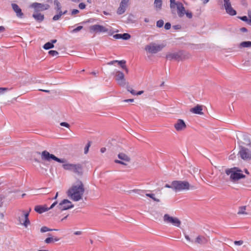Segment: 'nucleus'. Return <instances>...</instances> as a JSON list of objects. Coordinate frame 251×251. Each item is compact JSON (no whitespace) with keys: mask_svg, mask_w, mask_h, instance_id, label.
Returning a JSON list of instances; mask_svg holds the SVG:
<instances>
[{"mask_svg":"<svg viewBox=\"0 0 251 251\" xmlns=\"http://www.w3.org/2000/svg\"><path fill=\"white\" fill-rule=\"evenodd\" d=\"M244 140L246 142V144L247 145H249L251 144V141H250V138H249L248 136L247 135H244Z\"/></svg>","mask_w":251,"mask_h":251,"instance_id":"a19ab883","label":"nucleus"},{"mask_svg":"<svg viewBox=\"0 0 251 251\" xmlns=\"http://www.w3.org/2000/svg\"><path fill=\"white\" fill-rule=\"evenodd\" d=\"M57 204V201L54 202L50 207H48V210L53 208Z\"/></svg>","mask_w":251,"mask_h":251,"instance_id":"4d7b16f0","label":"nucleus"},{"mask_svg":"<svg viewBox=\"0 0 251 251\" xmlns=\"http://www.w3.org/2000/svg\"><path fill=\"white\" fill-rule=\"evenodd\" d=\"M164 47L163 45H156L151 44L146 46L145 50L151 53H156L161 51Z\"/></svg>","mask_w":251,"mask_h":251,"instance_id":"9d476101","label":"nucleus"},{"mask_svg":"<svg viewBox=\"0 0 251 251\" xmlns=\"http://www.w3.org/2000/svg\"><path fill=\"white\" fill-rule=\"evenodd\" d=\"M8 90V88H3V87H0V94H3L4 92L7 91Z\"/></svg>","mask_w":251,"mask_h":251,"instance_id":"3c124183","label":"nucleus"},{"mask_svg":"<svg viewBox=\"0 0 251 251\" xmlns=\"http://www.w3.org/2000/svg\"><path fill=\"white\" fill-rule=\"evenodd\" d=\"M48 235L49 236H50L51 235V234L50 233H49L48 234ZM59 238H58L57 237H55L53 238V237H49L45 239V242L46 244H50L51 243L53 242L54 241H59Z\"/></svg>","mask_w":251,"mask_h":251,"instance_id":"393cba45","label":"nucleus"},{"mask_svg":"<svg viewBox=\"0 0 251 251\" xmlns=\"http://www.w3.org/2000/svg\"><path fill=\"white\" fill-rule=\"evenodd\" d=\"M78 7L80 9H84L86 7V4L82 2L79 3Z\"/></svg>","mask_w":251,"mask_h":251,"instance_id":"09e8293b","label":"nucleus"},{"mask_svg":"<svg viewBox=\"0 0 251 251\" xmlns=\"http://www.w3.org/2000/svg\"><path fill=\"white\" fill-rule=\"evenodd\" d=\"M173 186L174 191L175 192L196 189L195 186L191 185L189 183L186 181L175 180L174 181Z\"/></svg>","mask_w":251,"mask_h":251,"instance_id":"7ed1b4c3","label":"nucleus"},{"mask_svg":"<svg viewBox=\"0 0 251 251\" xmlns=\"http://www.w3.org/2000/svg\"><path fill=\"white\" fill-rule=\"evenodd\" d=\"M38 154H40V152H38ZM41 158L43 160H46L50 161L51 159H52L56 162L64 163L67 162V160L65 158H59L55 156L53 154L50 153L47 151H44L41 153Z\"/></svg>","mask_w":251,"mask_h":251,"instance_id":"39448f33","label":"nucleus"},{"mask_svg":"<svg viewBox=\"0 0 251 251\" xmlns=\"http://www.w3.org/2000/svg\"><path fill=\"white\" fill-rule=\"evenodd\" d=\"M127 90L131 94L136 95L135 91L130 88L129 86H127Z\"/></svg>","mask_w":251,"mask_h":251,"instance_id":"79ce46f5","label":"nucleus"},{"mask_svg":"<svg viewBox=\"0 0 251 251\" xmlns=\"http://www.w3.org/2000/svg\"><path fill=\"white\" fill-rule=\"evenodd\" d=\"M246 209V207L245 206L240 207L239 208V210L237 212V214L239 215L247 214V213L245 212Z\"/></svg>","mask_w":251,"mask_h":251,"instance_id":"2f4dec72","label":"nucleus"},{"mask_svg":"<svg viewBox=\"0 0 251 251\" xmlns=\"http://www.w3.org/2000/svg\"><path fill=\"white\" fill-rule=\"evenodd\" d=\"M122 39H124V40H128V39H130V38L131 37L130 35L129 34L126 33L122 34Z\"/></svg>","mask_w":251,"mask_h":251,"instance_id":"e433bc0d","label":"nucleus"},{"mask_svg":"<svg viewBox=\"0 0 251 251\" xmlns=\"http://www.w3.org/2000/svg\"><path fill=\"white\" fill-rule=\"evenodd\" d=\"M34 210L39 213L41 214L44 212L48 211V209L46 205H37L35 207Z\"/></svg>","mask_w":251,"mask_h":251,"instance_id":"412c9836","label":"nucleus"},{"mask_svg":"<svg viewBox=\"0 0 251 251\" xmlns=\"http://www.w3.org/2000/svg\"><path fill=\"white\" fill-rule=\"evenodd\" d=\"M190 112L199 115H203V113L202 112V106L200 105H197L193 108H192L190 109Z\"/></svg>","mask_w":251,"mask_h":251,"instance_id":"aec40b11","label":"nucleus"},{"mask_svg":"<svg viewBox=\"0 0 251 251\" xmlns=\"http://www.w3.org/2000/svg\"><path fill=\"white\" fill-rule=\"evenodd\" d=\"M162 0H154V5L157 10H160L162 8Z\"/></svg>","mask_w":251,"mask_h":251,"instance_id":"cd10ccee","label":"nucleus"},{"mask_svg":"<svg viewBox=\"0 0 251 251\" xmlns=\"http://www.w3.org/2000/svg\"><path fill=\"white\" fill-rule=\"evenodd\" d=\"M241 3L243 6L245 7H247L248 5V3L246 1V0H241Z\"/></svg>","mask_w":251,"mask_h":251,"instance_id":"bf43d9fd","label":"nucleus"},{"mask_svg":"<svg viewBox=\"0 0 251 251\" xmlns=\"http://www.w3.org/2000/svg\"><path fill=\"white\" fill-rule=\"evenodd\" d=\"M115 162L116 163L124 165H126V164L124 162H123L122 161L119 160H115Z\"/></svg>","mask_w":251,"mask_h":251,"instance_id":"13d9d810","label":"nucleus"},{"mask_svg":"<svg viewBox=\"0 0 251 251\" xmlns=\"http://www.w3.org/2000/svg\"><path fill=\"white\" fill-rule=\"evenodd\" d=\"M240 31L242 32H247L248 29L246 27H242L240 28Z\"/></svg>","mask_w":251,"mask_h":251,"instance_id":"680f3d73","label":"nucleus"},{"mask_svg":"<svg viewBox=\"0 0 251 251\" xmlns=\"http://www.w3.org/2000/svg\"><path fill=\"white\" fill-rule=\"evenodd\" d=\"M117 60L111 61L109 62H108L107 65H113L114 63H117Z\"/></svg>","mask_w":251,"mask_h":251,"instance_id":"052dcab7","label":"nucleus"},{"mask_svg":"<svg viewBox=\"0 0 251 251\" xmlns=\"http://www.w3.org/2000/svg\"><path fill=\"white\" fill-rule=\"evenodd\" d=\"M184 235L185 239L188 241L197 245L203 246L206 245L208 242V239L207 237L201 235H199L197 236L195 240H192L190 238L189 236L185 233H184Z\"/></svg>","mask_w":251,"mask_h":251,"instance_id":"423d86ee","label":"nucleus"},{"mask_svg":"<svg viewBox=\"0 0 251 251\" xmlns=\"http://www.w3.org/2000/svg\"><path fill=\"white\" fill-rule=\"evenodd\" d=\"M178 52H175L173 53H169L166 55V58L168 60H171L175 59L178 61Z\"/></svg>","mask_w":251,"mask_h":251,"instance_id":"5701e85b","label":"nucleus"},{"mask_svg":"<svg viewBox=\"0 0 251 251\" xmlns=\"http://www.w3.org/2000/svg\"><path fill=\"white\" fill-rule=\"evenodd\" d=\"M193 172H194V173H199V172H200V170H199L198 168H194L193 169Z\"/></svg>","mask_w":251,"mask_h":251,"instance_id":"e2e57ef3","label":"nucleus"},{"mask_svg":"<svg viewBox=\"0 0 251 251\" xmlns=\"http://www.w3.org/2000/svg\"><path fill=\"white\" fill-rule=\"evenodd\" d=\"M74 234L76 235H80L81 234V231H77L74 232Z\"/></svg>","mask_w":251,"mask_h":251,"instance_id":"338daca9","label":"nucleus"},{"mask_svg":"<svg viewBox=\"0 0 251 251\" xmlns=\"http://www.w3.org/2000/svg\"><path fill=\"white\" fill-rule=\"evenodd\" d=\"M5 30V28L3 26H0V33L3 32Z\"/></svg>","mask_w":251,"mask_h":251,"instance_id":"69168bd1","label":"nucleus"},{"mask_svg":"<svg viewBox=\"0 0 251 251\" xmlns=\"http://www.w3.org/2000/svg\"><path fill=\"white\" fill-rule=\"evenodd\" d=\"M185 14H186V16L189 19H191L192 18V16H193L192 13L190 11H186V13Z\"/></svg>","mask_w":251,"mask_h":251,"instance_id":"37998d69","label":"nucleus"},{"mask_svg":"<svg viewBox=\"0 0 251 251\" xmlns=\"http://www.w3.org/2000/svg\"><path fill=\"white\" fill-rule=\"evenodd\" d=\"M163 220L167 224H170L176 227H180L181 221L176 217L170 216L168 214H165L163 217Z\"/></svg>","mask_w":251,"mask_h":251,"instance_id":"6e6552de","label":"nucleus"},{"mask_svg":"<svg viewBox=\"0 0 251 251\" xmlns=\"http://www.w3.org/2000/svg\"><path fill=\"white\" fill-rule=\"evenodd\" d=\"M146 196L147 197L151 198L154 201H157V202H159L160 201V200L159 199L155 198V197H154L155 195L154 194H148V193H147V194H146Z\"/></svg>","mask_w":251,"mask_h":251,"instance_id":"72a5a7b5","label":"nucleus"},{"mask_svg":"<svg viewBox=\"0 0 251 251\" xmlns=\"http://www.w3.org/2000/svg\"><path fill=\"white\" fill-rule=\"evenodd\" d=\"M224 7L227 13L231 16L236 14V11L231 7L230 0H224Z\"/></svg>","mask_w":251,"mask_h":251,"instance_id":"2eb2a0df","label":"nucleus"},{"mask_svg":"<svg viewBox=\"0 0 251 251\" xmlns=\"http://www.w3.org/2000/svg\"><path fill=\"white\" fill-rule=\"evenodd\" d=\"M74 205L72 203V202L68 200L64 199L62 201L57 207L61 211L68 210L73 208Z\"/></svg>","mask_w":251,"mask_h":251,"instance_id":"9b49d317","label":"nucleus"},{"mask_svg":"<svg viewBox=\"0 0 251 251\" xmlns=\"http://www.w3.org/2000/svg\"><path fill=\"white\" fill-rule=\"evenodd\" d=\"M174 127L177 131H180L184 130L187 126L184 120L178 119L174 125Z\"/></svg>","mask_w":251,"mask_h":251,"instance_id":"f3484780","label":"nucleus"},{"mask_svg":"<svg viewBox=\"0 0 251 251\" xmlns=\"http://www.w3.org/2000/svg\"><path fill=\"white\" fill-rule=\"evenodd\" d=\"M60 17L61 16L58 14H57L53 17L52 20L53 21H57L60 18Z\"/></svg>","mask_w":251,"mask_h":251,"instance_id":"8fccbe9b","label":"nucleus"},{"mask_svg":"<svg viewBox=\"0 0 251 251\" xmlns=\"http://www.w3.org/2000/svg\"><path fill=\"white\" fill-rule=\"evenodd\" d=\"M113 75H114L115 80L120 86L124 87L126 85V80L125 78V75L122 72L116 71L113 73Z\"/></svg>","mask_w":251,"mask_h":251,"instance_id":"1a4fd4ad","label":"nucleus"},{"mask_svg":"<svg viewBox=\"0 0 251 251\" xmlns=\"http://www.w3.org/2000/svg\"><path fill=\"white\" fill-rule=\"evenodd\" d=\"M118 157L119 159L126 162H129L130 161V157L124 153H119Z\"/></svg>","mask_w":251,"mask_h":251,"instance_id":"a878e982","label":"nucleus"},{"mask_svg":"<svg viewBox=\"0 0 251 251\" xmlns=\"http://www.w3.org/2000/svg\"><path fill=\"white\" fill-rule=\"evenodd\" d=\"M54 4L55 5V10L56 11H59L61 9V5L60 2L57 0H54Z\"/></svg>","mask_w":251,"mask_h":251,"instance_id":"7c9ffc66","label":"nucleus"},{"mask_svg":"<svg viewBox=\"0 0 251 251\" xmlns=\"http://www.w3.org/2000/svg\"><path fill=\"white\" fill-rule=\"evenodd\" d=\"M30 7L33 8L35 12H38L48 9L50 5L48 4L34 2L31 4Z\"/></svg>","mask_w":251,"mask_h":251,"instance_id":"4468645a","label":"nucleus"},{"mask_svg":"<svg viewBox=\"0 0 251 251\" xmlns=\"http://www.w3.org/2000/svg\"><path fill=\"white\" fill-rule=\"evenodd\" d=\"M234 243L236 245H241L243 244V241L242 240L235 241Z\"/></svg>","mask_w":251,"mask_h":251,"instance_id":"5fc2aeb1","label":"nucleus"},{"mask_svg":"<svg viewBox=\"0 0 251 251\" xmlns=\"http://www.w3.org/2000/svg\"><path fill=\"white\" fill-rule=\"evenodd\" d=\"M251 46V41H244L240 44V48H249Z\"/></svg>","mask_w":251,"mask_h":251,"instance_id":"c85d7f7f","label":"nucleus"},{"mask_svg":"<svg viewBox=\"0 0 251 251\" xmlns=\"http://www.w3.org/2000/svg\"><path fill=\"white\" fill-rule=\"evenodd\" d=\"M82 28H83V26H77V27H76L74 29L71 31V32H72V33H76V32H78L79 31H80V30H81Z\"/></svg>","mask_w":251,"mask_h":251,"instance_id":"58836bf2","label":"nucleus"},{"mask_svg":"<svg viewBox=\"0 0 251 251\" xmlns=\"http://www.w3.org/2000/svg\"><path fill=\"white\" fill-rule=\"evenodd\" d=\"M113 37L116 39H122V34H116L113 35Z\"/></svg>","mask_w":251,"mask_h":251,"instance_id":"de8ad7c7","label":"nucleus"},{"mask_svg":"<svg viewBox=\"0 0 251 251\" xmlns=\"http://www.w3.org/2000/svg\"><path fill=\"white\" fill-rule=\"evenodd\" d=\"M23 213V215L20 217L19 216L17 219L19 223L23 225L25 227H26L29 225L30 224V222L29 220L28 216L29 212L31 211V208H29V211L25 212L24 210H20Z\"/></svg>","mask_w":251,"mask_h":251,"instance_id":"0eeeda50","label":"nucleus"},{"mask_svg":"<svg viewBox=\"0 0 251 251\" xmlns=\"http://www.w3.org/2000/svg\"><path fill=\"white\" fill-rule=\"evenodd\" d=\"M178 52V55H179L178 61L179 60H183L188 59L190 57L189 54L185 51L180 50Z\"/></svg>","mask_w":251,"mask_h":251,"instance_id":"4be33fe9","label":"nucleus"},{"mask_svg":"<svg viewBox=\"0 0 251 251\" xmlns=\"http://www.w3.org/2000/svg\"><path fill=\"white\" fill-rule=\"evenodd\" d=\"M90 32H94L95 33H105L108 32V30L105 27L100 25H94L90 26Z\"/></svg>","mask_w":251,"mask_h":251,"instance_id":"ddd939ff","label":"nucleus"},{"mask_svg":"<svg viewBox=\"0 0 251 251\" xmlns=\"http://www.w3.org/2000/svg\"><path fill=\"white\" fill-rule=\"evenodd\" d=\"M129 0H121L119 6L116 11L118 15H122L126 12L129 5Z\"/></svg>","mask_w":251,"mask_h":251,"instance_id":"f8f14e48","label":"nucleus"},{"mask_svg":"<svg viewBox=\"0 0 251 251\" xmlns=\"http://www.w3.org/2000/svg\"><path fill=\"white\" fill-rule=\"evenodd\" d=\"M60 126H65L68 128L69 127V126H70L69 124L66 122H62L60 123Z\"/></svg>","mask_w":251,"mask_h":251,"instance_id":"864d4df0","label":"nucleus"},{"mask_svg":"<svg viewBox=\"0 0 251 251\" xmlns=\"http://www.w3.org/2000/svg\"><path fill=\"white\" fill-rule=\"evenodd\" d=\"M134 101V99H126V100H124V101L125 102H133Z\"/></svg>","mask_w":251,"mask_h":251,"instance_id":"0e129e2a","label":"nucleus"},{"mask_svg":"<svg viewBox=\"0 0 251 251\" xmlns=\"http://www.w3.org/2000/svg\"><path fill=\"white\" fill-rule=\"evenodd\" d=\"M91 142L89 141L84 148V153L87 154L89 151V148L91 146Z\"/></svg>","mask_w":251,"mask_h":251,"instance_id":"4c0bfd02","label":"nucleus"},{"mask_svg":"<svg viewBox=\"0 0 251 251\" xmlns=\"http://www.w3.org/2000/svg\"><path fill=\"white\" fill-rule=\"evenodd\" d=\"M225 173L227 176H229L230 181L233 182H236L246 177L245 175L243 174L242 170L236 167L226 169Z\"/></svg>","mask_w":251,"mask_h":251,"instance_id":"f03ea898","label":"nucleus"},{"mask_svg":"<svg viewBox=\"0 0 251 251\" xmlns=\"http://www.w3.org/2000/svg\"><path fill=\"white\" fill-rule=\"evenodd\" d=\"M240 19L242 21L247 22V24H248L249 19H248V18H247V16H244L240 17Z\"/></svg>","mask_w":251,"mask_h":251,"instance_id":"c03bdc74","label":"nucleus"},{"mask_svg":"<svg viewBox=\"0 0 251 251\" xmlns=\"http://www.w3.org/2000/svg\"><path fill=\"white\" fill-rule=\"evenodd\" d=\"M117 63L119 65H120L121 67V68L122 69H123L124 68H125V66H126V61L124 60H120V61L117 60Z\"/></svg>","mask_w":251,"mask_h":251,"instance_id":"f704fd0d","label":"nucleus"},{"mask_svg":"<svg viewBox=\"0 0 251 251\" xmlns=\"http://www.w3.org/2000/svg\"><path fill=\"white\" fill-rule=\"evenodd\" d=\"M239 153L240 157L243 159H251V152L248 149L241 147Z\"/></svg>","mask_w":251,"mask_h":251,"instance_id":"dca6fc26","label":"nucleus"},{"mask_svg":"<svg viewBox=\"0 0 251 251\" xmlns=\"http://www.w3.org/2000/svg\"><path fill=\"white\" fill-rule=\"evenodd\" d=\"M63 168L68 171L73 172L77 175L81 176L83 174L82 166L80 164H71L64 163L62 165Z\"/></svg>","mask_w":251,"mask_h":251,"instance_id":"20e7f679","label":"nucleus"},{"mask_svg":"<svg viewBox=\"0 0 251 251\" xmlns=\"http://www.w3.org/2000/svg\"><path fill=\"white\" fill-rule=\"evenodd\" d=\"M79 12V10L77 9H73L71 12L72 15H75V14H78Z\"/></svg>","mask_w":251,"mask_h":251,"instance_id":"6e6d98bb","label":"nucleus"},{"mask_svg":"<svg viewBox=\"0 0 251 251\" xmlns=\"http://www.w3.org/2000/svg\"><path fill=\"white\" fill-rule=\"evenodd\" d=\"M49 54L52 56H54L58 55V52L56 50H51L49 51Z\"/></svg>","mask_w":251,"mask_h":251,"instance_id":"ea45409f","label":"nucleus"},{"mask_svg":"<svg viewBox=\"0 0 251 251\" xmlns=\"http://www.w3.org/2000/svg\"><path fill=\"white\" fill-rule=\"evenodd\" d=\"M77 184L73 185L67 191V194L73 201H77L80 200L85 191L83 183L78 181Z\"/></svg>","mask_w":251,"mask_h":251,"instance_id":"f257e3e1","label":"nucleus"},{"mask_svg":"<svg viewBox=\"0 0 251 251\" xmlns=\"http://www.w3.org/2000/svg\"><path fill=\"white\" fill-rule=\"evenodd\" d=\"M249 18H250V19H249L248 24H249V25H251V15H250V14H249Z\"/></svg>","mask_w":251,"mask_h":251,"instance_id":"774afa93","label":"nucleus"},{"mask_svg":"<svg viewBox=\"0 0 251 251\" xmlns=\"http://www.w3.org/2000/svg\"><path fill=\"white\" fill-rule=\"evenodd\" d=\"M53 230H58V229H51V228H50L47 226H43L40 229V231L41 232H47V231H53Z\"/></svg>","mask_w":251,"mask_h":251,"instance_id":"473e14b6","label":"nucleus"},{"mask_svg":"<svg viewBox=\"0 0 251 251\" xmlns=\"http://www.w3.org/2000/svg\"><path fill=\"white\" fill-rule=\"evenodd\" d=\"M178 2H176L175 0H170V8L173 14H176V8L177 6Z\"/></svg>","mask_w":251,"mask_h":251,"instance_id":"b1692460","label":"nucleus"},{"mask_svg":"<svg viewBox=\"0 0 251 251\" xmlns=\"http://www.w3.org/2000/svg\"><path fill=\"white\" fill-rule=\"evenodd\" d=\"M11 6L14 12L16 13L17 16L22 18L23 17L24 14L19 6L16 3H12Z\"/></svg>","mask_w":251,"mask_h":251,"instance_id":"6ab92c4d","label":"nucleus"},{"mask_svg":"<svg viewBox=\"0 0 251 251\" xmlns=\"http://www.w3.org/2000/svg\"><path fill=\"white\" fill-rule=\"evenodd\" d=\"M174 181L172 182L171 184H166L165 185V188H172L174 190Z\"/></svg>","mask_w":251,"mask_h":251,"instance_id":"a18cd8bd","label":"nucleus"},{"mask_svg":"<svg viewBox=\"0 0 251 251\" xmlns=\"http://www.w3.org/2000/svg\"><path fill=\"white\" fill-rule=\"evenodd\" d=\"M164 21L162 20H159L156 22V26L157 27L160 28L163 26Z\"/></svg>","mask_w":251,"mask_h":251,"instance_id":"c9c22d12","label":"nucleus"},{"mask_svg":"<svg viewBox=\"0 0 251 251\" xmlns=\"http://www.w3.org/2000/svg\"><path fill=\"white\" fill-rule=\"evenodd\" d=\"M33 17L37 21L41 22L43 21L44 19V15L38 13V14H34L32 15Z\"/></svg>","mask_w":251,"mask_h":251,"instance_id":"bb28decb","label":"nucleus"},{"mask_svg":"<svg viewBox=\"0 0 251 251\" xmlns=\"http://www.w3.org/2000/svg\"><path fill=\"white\" fill-rule=\"evenodd\" d=\"M54 47V45L50 42L46 43L43 46V48L45 50H49Z\"/></svg>","mask_w":251,"mask_h":251,"instance_id":"c756f323","label":"nucleus"},{"mask_svg":"<svg viewBox=\"0 0 251 251\" xmlns=\"http://www.w3.org/2000/svg\"><path fill=\"white\" fill-rule=\"evenodd\" d=\"M173 28L176 30H178L181 28V26L180 25H174L173 26Z\"/></svg>","mask_w":251,"mask_h":251,"instance_id":"603ef678","label":"nucleus"},{"mask_svg":"<svg viewBox=\"0 0 251 251\" xmlns=\"http://www.w3.org/2000/svg\"><path fill=\"white\" fill-rule=\"evenodd\" d=\"M171 25L170 23H166L164 27L166 30H169L171 28Z\"/></svg>","mask_w":251,"mask_h":251,"instance_id":"49530a36","label":"nucleus"},{"mask_svg":"<svg viewBox=\"0 0 251 251\" xmlns=\"http://www.w3.org/2000/svg\"><path fill=\"white\" fill-rule=\"evenodd\" d=\"M177 9V12L179 17H182L186 13L185 8L183 4L180 2H178L177 6L176 7Z\"/></svg>","mask_w":251,"mask_h":251,"instance_id":"a211bd4d","label":"nucleus"}]
</instances>
